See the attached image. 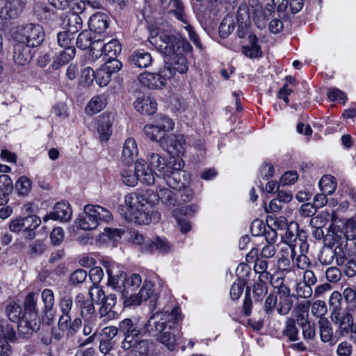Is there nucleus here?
Here are the masks:
<instances>
[{"label":"nucleus","mask_w":356,"mask_h":356,"mask_svg":"<svg viewBox=\"0 0 356 356\" xmlns=\"http://www.w3.org/2000/svg\"><path fill=\"white\" fill-rule=\"evenodd\" d=\"M158 190L155 193L152 190H146L138 193H129L124 196V202L120 206V214L128 221L138 225H148L158 222L161 213L146 206L155 204L159 202Z\"/></svg>","instance_id":"nucleus-1"},{"label":"nucleus","mask_w":356,"mask_h":356,"mask_svg":"<svg viewBox=\"0 0 356 356\" xmlns=\"http://www.w3.org/2000/svg\"><path fill=\"white\" fill-rule=\"evenodd\" d=\"M181 320L179 307H175L171 309L165 308L152 314L145 325V329L150 334L156 336V340L169 350H174L177 338L172 331Z\"/></svg>","instance_id":"nucleus-2"},{"label":"nucleus","mask_w":356,"mask_h":356,"mask_svg":"<svg viewBox=\"0 0 356 356\" xmlns=\"http://www.w3.org/2000/svg\"><path fill=\"white\" fill-rule=\"evenodd\" d=\"M151 44L163 54L171 57L174 61L175 66L172 68L181 74L188 71L187 60L183 54L184 51L191 49L189 43L185 41H180L175 36L165 32H160L149 38Z\"/></svg>","instance_id":"nucleus-3"},{"label":"nucleus","mask_w":356,"mask_h":356,"mask_svg":"<svg viewBox=\"0 0 356 356\" xmlns=\"http://www.w3.org/2000/svg\"><path fill=\"white\" fill-rule=\"evenodd\" d=\"M147 160L149 166L157 171L155 172L157 176L162 178L169 187L179 188L180 185L184 184L182 180L186 181V172L182 170L184 166L182 158H170L167 162L161 155L150 153Z\"/></svg>","instance_id":"nucleus-4"},{"label":"nucleus","mask_w":356,"mask_h":356,"mask_svg":"<svg viewBox=\"0 0 356 356\" xmlns=\"http://www.w3.org/2000/svg\"><path fill=\"white\" fill-rule=\"evenodd\" d=\"M271 15L270 9H263L259 0H248V3H241L237 10L236 20L238 26V36L244 37L243 29H246L250 22V17L257 27L264 29Z\"/></svg>","instance_id":"nucleus-5"},{"label":"nucleus","mask_w":356,"mask_h":356,"mask_svg":"<svg viewBox=\"0 0 356 356\" xmlns=\"http://www.w3.org/2000/svg\"><path fill=\"white\" fill-rule=\"evenodd\" d=\"M112 218L108 209L99 205L87 204L76 218V224L81 229L92 230L98 226L99 221L109 222Z\"/></svg>","instance_id":"nucleus-6"},{"label":"nucleus","mask_w":356,"mask_h":356,"mask_svg":"<svg viewBox=\"0 0 356 356\" xmlns=\"http://www.w3.org/2000/svg\"><path fill=\"white\" fill-rule=\"evenodd\" d=\"M38 298V293H30L25 298V314L19 324V333L22 334H30L40 329V318L36 307Z\"/></svg>","instance_id":"nucleus-7"},{"label":"nucleus","mask_w":356,"mask_h":356,"mask_svg":"<svg viewBox=\"0 0 356 356\" xmlns=\"http://www.w3.org/2000/svg\"><path fill=\"white\" fill-rule=\"evenodd\" d=\"M160 7L164 10H168V13H173L177 19L184 24V28L188 32L189 38L198 48H201L200 40L190 24L188 15L184 11L181 2L179 0H159Z\"/></svg>","instance_id":"nucleus-8"},{"label":"nucleus","mask_w":356,"mask_h":356,"mask_svg":"<svg viewBox=\"0 0 356 356\" xmlns=\"http://www.w3.org/2000/svg\"><path fill=\"white\" fill-rule=\"evenodd\" d=\"M14 39L15 42L35 47L43 42L44 31L40 24L30 23L17 27L14 33Z\"/></svg>","instance_id":"nucleus-9"},{"label":"nucleus","mask_w":356,"mask_h":356,"mask_svg":"<svg viewBox=\"0 0 356 356\" xmlns=\"http://www.w3.org/2000/svg\"><path fill=\"white\" fill-rule=\"evenodd\" d=\"M174 76V71L169 65H165L158 73L144 72L138 76L139 82L144 86L151 89L163 88L168 79Z\"/></svg>","instance_id":"nucleus-10"},{"label":"nucleus","mask_w":356,"mask_h":356,"mask_svg":"<svg viewBox=\"0 0 356 356\" xmlns=\"http://www.w3.org/2000/svg\"><path fill=\"white\" fill-rule=\"evenodd\" d=\"M121 49L120 43L115 39H112L107 42H105L104 39H97L93 42L92 47L90 51L91 61L100 58L103 54L108 57L110 60L115 59Z\"/></svg>","instance_id":"nucleus-11"},{"label":"nucleus","mask_w":356,"mask_h":356,"mask_svg":"<svg viewBox=\"0 0 356 356\" xmlns=\"http://www.w3.org/2000/svg\"><path fill=\"white\" fill-rule=\"evenodd\" d=\"M41 220L35 215L11 220L9 229L13 232H22L23 236L31 240L35 238V229L40 225Z\"/></svg>","instance_id":"nucleus-12"},{"label":"nucleus","mask_w":356,"mask_h":356,"mask_svg":"<svg viewBox=\"0 0 356 356\" xmlns=\"http://www.w3.org/2000/svg\"><path fill=\"white\" fill-rule=\"evenodd\" d=\"M159 143L170 155V158H181L184 154L186 141L181 134L164 135Z\"/></svg>","instance_id":"nucleus-13"},{"label":"nucleus","mask_w":356,"mask_h":356,"mask_svg":"<svg viewBox=\"0 0 356 356\" xmlns=\"http://www.w3.org/2000/svg\"><path fill=\"white\" fill-rule=\"evenodd\" d=\"M103 266L108 275V285L124 298L127 274L115 262L105 261Z\"/></svg>","instance_id":"nucleus-14"},{"label":"nucleus","mask_w":356,"mask_h":356,"mask_svg":"<svg viewBox=\"0 0 356 356\" xmlns=\"http://www.w3.org/2000/svg\"><path fill=\"white\" fill-rule=\"evenodd\" d=\"M120 333L124 336L121 348L125 350L131 348V343L141 334V329L131 318H125L119 323Z\"/></svg>","instance_id":"nucleus-15"},{"label":"nucleus","mask_w":356,"mask_h":356,"mask_svg":"<svg viewBox=\"0 0 356 356\" xmlns=\"http://www.w3.org/2000/svg\"><path fill=\"white\" fill-rule=\"evenodd\" d=\"M121 67L122 63L117 59L106 62L95 72L97 83L101 87L107 86L111 81L112 74L118 72Z\"/></svg>","instance_id":"nucleus-16"},{"label":"nucleus","mask_w":356,"mask_h":356,"mask_svg":"<svg viewBox=\"0 0 356 356\" xmlns=\"http://www.w3.org/2000/svg\"><path fill=\"white\" fill-rule=\"evenodd\" d=\"M332 320L339 325L342 334L350 332V337L356 341V327L354 328L353 318L350 313L348 312L341 313L340 311L332 312Z\"/></svg>","instance_id":"nucleus-17"},{"label":"nucleus","mask_w":356,"mask_h":356,"mask_svg":"<svg viewBox=\"0 0 356 356\" xmlns=\"http://www.w3.org/2000/svg\"><path fill=\"white\" fill-rule=\"evenodd\" d=\"M331 227L334 232L343 234L348 240L353 238L356 230V220L354 218L339 219L335 213H332Z\"/></svg>","instance_id":"nucleus-18"},{"label":"nucleus","mask_w":356,"mask_h":356,"mask_svg":"<svg viewBox=\"0 0 356 356\" xmlns=\"http://www.w3.org/2000/svg\"><path fill=\"white\" fill-rule=\"evenodd\" d=\"M26 3V0H0V18H15L19 16Z\"/></svg>","instance_id":"nucleus-19"},{"label":"nucleus","mask_w":356,"mask_h":356,"mask_svg":"<svg viewBox=\"0 0 356 356\" xmlns=\"http://www.w3.org/2000/svg\"><path fill=\"white\" fill-rule=\"evenodd\" d=\"M72 216V210L70 207V204L66 201H62L55 204L54 211L46 215L43 218V220L47 222L48 220L51 219L54 220L67 222L71 220Z\"/></svg>","instance_id":"nucleus-20"},{"label":"nucleus","mask_w":356,"mask_h":356,"mask_svg":"<svg viewBox=\"0 0 356 356\" xmlns=\"http://www.w3.org/2000/svg\"><path fill=\"white\" fill-rule=\"evenodd\" d=\"M154 293V284L150 281L145 280L138 294H131L124 300L127 306L139 305L143 301L147 300Z\"/></svg>","instance_id":"nucleus-21"},{"label":"nucleus","mask_w":356,"mask_h":356,"mask_svg":"<svg viewBox=\"0 0 356 356\" xmlns=\"http://www.w3.org/2000/svg\"><path fill=\"white\" fill-rule=\"evenodd\" d=\"M138 181L150 186L155 183V172L152 171L149 165L143 159H138L135 163Z\"/></svg>","instance_id":"nucleus-22"},{"label":"nucleus","mask_w":356,"mask_h":356,"mask_svg":"<svg viewBox=\"0 0 356 356\" xmlns=\"http://www.w3.org/2000/svg\"><path fill=\"white\" fill-rule=\"evenodd\" d=\"M15 332L12 326L6 323H0V354H7L10 350L8 341L15 339Z\"/></svg>","instance_id":"nucleus-23"},{"label":"nucleus","mask_w":356,"mask_h":356,"mask_svg":"<svg viewBox=\"0 0 356 356\" xmlns=\"http://www.w3.org/2000/svg\"><path fill=\"white\" fill-rule=\"evenodd\" d=\"M159 200L168 210L181 208V202L177 199V191L174 193L164 186H158Z\"/></svg>","instance_id":"nucleus-24"},{"label":"nucleus","mask_w":356,"mask_h":356,"mask_svg":"<svg viewBox=\"0 0 356 356\" xmlns=\"http://www.w3.org/2000/svg\"><path fill=\"white\" fill-rule=\"evenodd\" d=\"M75 303L81 309L82 317L85 321H93L95 318V307L92 301L88 296L79 293L75 299Z\"/></svg>","instance_id":"nucleus-25"},{"label":"nucleus","mask_w":356,"mask_h":356,"mask_svg":"<svg viewBox=\"0 0 356 356\" xmlns=\"http://www.w3.org/2000/svg\"><path fill=\"white\" fill-rule=\"evenodd\" d=\"M102 305L99 310V314L104 323L118 318V313L113 310V307L116 303V296L110 294L106 296V300L103 301Z\"/></svg>","instance_id":"nucleus-26"},{"label":"nucleus","mask_w":356,"mask_h":356,"mask_svg":"<svg viewBox=\"0 0 356 356\" xmlns=\"http://www.w3.org/2000/svg\"><path fill=\"white\" fill-rule=\"evenodd\" d=\"M113 116L111 114H102L98 118L97 132L102 141H107L112 134Z\"/></svg>","instance_id":"nucleus-27"},{"label":"nucleus","mask_w":356,"mask_h":356,"mask_svg":"<svg viewBox=\"0 0 356 356\" xmlns=\"http://www.w3.org/2000/svg\"><path fill=\"white\" fill-rule=\"evenodd\" d=\"M197 210L196 206H191L188 207H182L181 208H176L172 211V216L177 219V223L179 226L180 230L183 233L188 232L191 229V224L181 218L180 217L182 216H190L195 212Z\"/></svg>","instance_id":"nucleus-28"},{"label":"nucleus","mask_w":356,"mask_h":356,"mask_svg":"<svg viewBox=\"0 0 356 356\" xmlns=\"http://www.w3.org/2000/svg\"><path fill=\"white\" fill-rule=\"evenodd\" d=\"M136 110L143 115H152L157 110L156 101L149 96L138 97L134 102Z\"/></svg>","instance_id":"nucleus-29"},{"label":"nucleus","mask_w":356,"mask_h":356,"mask_svg":"<svg viewBox=\"0 0 356 356\" xmlns=\"http://www.w3.org/2000/svg\"><path fill=\"white\" fill-rule=\"evenodd\" d=\"M172 244L165 237L156 236L149 239L145 245V252H154L157 250L162 254H166L171 251Z\"/></svg>","instance_id":"nucleus-30"},{"label":"nucleus","mask_w":356,"mask_h":356,"mask_svg":"<svg viewBox=\"0 0 356 356\" xmlns=\"http://www.w3.org/2000/svg\"><path fill=\"white\" fill-rule=\"evenodd\" d=\"M31 47L16 42L14 46L13 59L19 65L28 64L32 59Z\"/></svg>","instance_id":"nucleus-31"},{"label":"nucleus","mask_w":356,"mask_h":356,"mask_svg":"<svg viewBox=\"0 0 356 356\" xmlns=\"http://www.w3.org/2000/svg\"><path fill=\"white\" fill-rule=\"evenodd\" d=\"M138 154V149L136 140L131 137L127 138L122 150V161L127 163H132Z\"/></svg>","instance_id":"nucleus-32"},{"label":"nucleus","mask_w":356,"mask_h":356,"mask_svg":"<svg viewBox=\"0 0 356 356\" xmlns=\"http://www.w3.org/2000/svg\"><path fill=\"white\" fill-rule=\"evenodd\" d=\"M297 254L298 250H296V245L284 243L280 251L278 263L282 266L284 269L287 268L290 266L291 260L293 261Z\"/></svg>","instance_id":"nucleus-33"},{"label":"nucleus","mask_w":356,"mask_h":356,"mask_svg":"<svg viewBox=\"0 0 356 356\" xmlns=\"http://www.w3.org/2000/svg\"><path fill=\"white\" fill-rule=\"evenodd\" d=\"M62 25L67 29V31L74 34L82 29L83 20L76 13H69L64 15Z\"/></svg>","instance_id":"nucleus-34"},{"label":"nucleus","mask_w":356,"mask_h":356,"mask_svg":"<svg viewBox=\"0 0 356 356\" xmlns=\"http://www.w3.org/2000/svg\"><path fill=\"white\" fill-rule=\"evenodd\" d=\"M281 292L282 295H280L279 302L277 304V310L280 315L287 314L291 309L292 303L289 298V289L286 286H281L280 289V293Z\"/></svg>","instance_id":"nucleus-35"},{"label":"nucleus","mask_w":356,"mask_h":356,"mask_svg":"<svg viewBox=\"0 0 356 356\" xmlns=\"http://www.w3.org/2000/svg\"><path fill=\"white\" fill-rule=\"evenodd\" d=\"M130 63L138 67H147L152 62V57L144 51H134L129 58Z\"/></svg>","instance_id":"nucleus-36"},{"label":"nucleus","mask_w":356,"mask_h":356,"mask_svg":"<svg viewBox=\"0 0 356 356\" xmlns=\"http://www.w3.org/2000/svg\"><path fill=\"white\" fill-rule=\"evenodd\" d=\"M106 105V99L104 95L94 96L87 104L86 112L87 114L92 115L105 108Z\"/></svg>","instance_id":"nucleus-37"},{"label":"nucleus","mask_w":356,"mask_h":356,"mask_svg":"<svg viewBox=\"0 0 356 356\" xmlns=\"http://www.w3.org/2000/svg\"><path fill=\"white\" fill-rule=\"evenodd\" d=\"M106 15L97 13L90 17L89 26L92 31L97 33H103L108 26Z\"/></svg>","instance_id":"nucleus-38"},{"label":"nucleus","mask_w":356,"mask_h":356,"mask_svg":"<svg viewBox=\"0 0 356 356\" xmlns=\"http://www.w3.org/2000/svg\"><path fill=\"white\" fill-rule=\"evenodd\" d=\"M249 45L243 47V53L250 58H255L261 56L262 51L258 44V39L255 35L248 36Z\"/></svg>","instance_id":"nucleus-39"},{"label":"nucleus","mask_w":356,"mask_h":356,"mask_svg":"<svg viewBox=\"0 0 356 356\" xmlns=\"http://www.w3.org/2000/svg\"><path fill=\"white\" fill-rule=\"evenodd\" d=\"M120 179L127 186L134 187L136 186L138 182V177L136 175V167L134 169H132L130 166L122 169Z\"/></svg>","instance_id":"nucleus-40"},{"label":"nucleus","mask_w":356,"mask_h":356,"mask_svg":"<svg viewBox=\"0 0 356 356\" xmlns=\"http://www.w3.org/2000/svg\"><path fill=\"white\" fill-rule=\"evenodd\" d=\"M6 314L12 322L17 323L19 332V324L24 317L21 306L15 302L9 304L6 308Z\"/></svg>","instance_id":"nucleus-41"},{"label":"nucleus","mask_w":356,"mask_h":356,"mask_svg":"<svg viewBox=\"0 0 356 356\" xmlns=\"http://www.w3.org/2000/svg\"><path fill=\"white\" fill-rule=\"evenodd\" d=\"M337 181L334 177L325 175L321 177L318 186L321 192L327 195L332 194L337 188Z\"/></svg>","instance_id":"nucleus-42"},{"label":"nucleus","mask_w":356,"mask_h":356,"mask_svg":"<svg viewBox=\"0 0 356 356\" xmlns=\"http://www.w3.org/2000/svg\"><path fill=\"white\" fill-rule=\"evenodd\" d=\"M318 326L320 330V337L323 342H329L332 341L333 337L332 328L331 323L326 318H321L318 321Z\"/></svg>","instance_id":"nucleus-43"},{"label":"nucleus","mask_w":356,"mask_h":356,"mask_svg":"<svg viewBox=\"0 0 356 356\" xmlns=\"http://www.w3.org/2000/svg\"><path fill=\"white\" fill-rule=\"evenodd\" d=\"M124 231L122 229L106 227L104 232L99 235V240L104 243L108 240L114 241L120 239L124 234Z\"/></svg>","instance_id":"nucleus-44"},{"label":"nucleus","mask_w":356,"mask_h":356,"mask_svg":"<svg viewBox=\"0 0 356 356\" xmlns=\"http://www.w3.org/2000/svg\"><path fill=\"white\" fill-rule=\"evenodd\" d=\"M236 26L235 19L232 15L226 16L219 26V34L221 38L228 37L234 30Z\"/></svg>","instance_id":"nucleus-45"},{"label":"nucleus","mask_w":356,"mask_h":356,"mask_svg":"<svg viewBox=\"0 0 356 356\" xmlns=\"http://www.w3.org/2000/svg\"><path fill=\"white\" fill-rule=\"evenodd\" d=\"M152 343L148 340H138V338L131 343V348L133 353L140 356L147 355L150 349Z\"/></svg>","instance_id":"nucleus-46"},{"label":"nucleus","mask_w":356,"mask_h":356,"mask_svg":"<svg viewBox=\"0 0 356 356\" xmlns=\"http://www.w3.org/2000/svg\"><path fill=\"white\" fill-rule=\"evenodd\" d=\"M142 279L138 274H132L127 277L124 298L127 300L129 293L136 290L141 284Z\"/></svg>","instance_id":"nucleus-47"},{"label":"nucleus","mask_w":356,"mask_h":356,"mask_svg":"<svg viewBox=\"0 0 356 356\" xmlns=\"http://www.w3.org/2000/svg\"><path fill=\"white\" fill-rule=\"evenodd\" d=\"M309 301H307L306 303L301 302L296 307L294 312L298 325L309 321Z\"/></svg>","instance_id":"nucleus-48"},{"label":"nucleus","mask_w":356,"mask_h":356,"mask_svg":"<svg viewBox=\"0 0 356 356\" xmlns=\"http://www.w3.org/2000/svg\"><path fill=\"white\" fill-rule=\"evenodd\" d=\"M266 223L269 229H284L287 227V221L285 217H275L268 216L266 218Z\"/></svg>","instance_id":"nucleus-49"},{"label":"nucleus","mask_w":356,"mask_h":356,"mask_svg":"<svg viewBox=\"0 0 356 356\" xmlns=\"http://www.w3.org/2000/svg\"><path fill=\"white\" fill-rule=\"evenodd\" d=\"M145 136L152 141H157L162 138L165 134L161 136L163 132L159 127L156 124H146L143 128Z\"/></svg>","instance_id":"nucleus-50"},{"label":"nucleus","mask_w":356,"mask_h":356,"mask_svg":"<svg viewBox=\"0 0 356 356\" xmlns=\"http://www.w3.org/2000/svg\"><path fill=\"white\" fill-rule=\"evenodd\" d=\"M155 124L163 132L171 131L175 128L173 120L165 115H158L155 120Z\"/></svg>","instance_id":"nucleus-51"},{"label":"nucleus","mask_w":356,"mask_h":356,"mask_svg":"<svg viewBox=\"0 0 356 356\" xmlns=\"http://www.w3.org/2000/svg\"><path fill=\"white\" fill-rule=\"evenodd\" d=\"M74 38V34L69 31H63L58 33L57 42L58 45L64 49L67 48H74L72 45Z\"/></svg>","instance_id":"nucleus-52"},{"label":"nucleus","mask_w":356,"mask_h":356,"mask_svg":"<svg viewBox=\"0 0 356 356\" xmlns=\"http://www.w3.org/2000/svg\"><path fill=\"white\" fill-rule=\"evenodd\" d=\"M284 334L287 336L291 341H297L298 339V330L296 326L294 319L291 318L287 319L284 330Z\"/></svg>","instance_id":"nucleus-53"},{"label":"nucleus","mask_w":356,"mask_h":356,"mask_svg":"<svg viewBox=\"0 0 356 356\" xmlns=\"http://www.w3.org/2000/svg\"><path fill=\"white\" fill-rule=\"evenodd\" d=\"M91 33L88 31H82L76 39V45L81 49H86L89 47H92Z\"/></svg>","instance_id":"nucleus-54"},{"label":"nucleus","mask_w":356,"mask_h":356,"mask_svg":"<svg viewBox=\"0 0 356 356\" xmlns=\"http://www.w3.org/2000/svg\"><path fill=\"white\" fill-rule=\"evenodd\" d=\"M254 268L257 273L260 274L259 278L268 280L270 277V274L266 272L268 268V263L266 261L262 259L257 258L254 260Z\"/></svg>","instance_id":"nucleus-55"},{"label":"nucleus","mask_w":356,"mask_h":356,"mask_svg":"<svg viewBox=\"0 0 356 356\" xmlns=\"http://www.w3.org/2000/svg\"><path fill=\"white\" fill-rule=\"evenodd\" d=\"M129 241L132 243L140 246L141 251L145 252V245L149 241V238H145L143 234L136 230H132L129 233Z\"/></svg>","instance_id":"nucleus-56"},{"label":"nucleus","mask_w":356,"mask_h":356,"mask_svg":"<svg viewBox=\"0 0 356 356\" xmlns=\"http://www.w3.org/2000/svg\"><path fill=\"white\" fill-rule=\"evenodd\" d=\"M41 298L44 303V308L45 312L51 311L54 305V293L50 289H44L41 294Z\"/></svg>","instance_id":"nucleus-57"},{"label":"nucleus","mask_w":356,"mask_h":356,"mask_svg":"<svg viewBox=\"0 0 356 356\" xmlns=\"http://www.w3.org/2000/svg\"><path fill=\"white\" fill-rule=\"evenodd\" d=\"M330 218L332 216L330 217L328 212L323 211L310 220V225L312 227L323 228L327 225Z\"/></svg>","instance_id":"nucleus-58"},{"label":"nucleus","mask_w":356,"mask_h":356,"mask_svg":"<svg viewBox=\"0 0 356 356\" xmlns=\"http://www.w3.org/2000/svg\"><path fill=\"white\" fill-rule=\"evenodd\" d=\"M76 54L75 48H67L60 53L56 60L54 61V65L58 63V65H63L71 60Z\"/></svg>","instance_id":"nucleus-59"},{"label":"nucleus","mask_w":356,"mask_h":356,"mask_svg":"<svg viewBox=\"0 0 356 356\" xmlns=\"http://www.w3.org/2000/svg\"><path fill=\"white\" fill-rule=\"evenodd\" d=\"M88 295L90 300L97 304L102 303L106 298L102 289L97 286L90 288Z\"/></svg>","instance_id":"nucleus-60"},{"label":"nucleus","mask_w":356,"mask_h":356,"mask_svg":"<svg viewBox=\"0 0 356 356\" xmlns=\"http://www.w3.org/2000/svg\"><path fill=\"white\" fill-rule=\"evenodd\" d=\"M293 229L296 232L298 229V225L296 223H290L287 229L286 230L284 236H282V241L285 244H293L298 238H297V234L293 231Z\"/></svg>","instance_id":"nucleus-61"},{"label":"nucleus","mask_w":356,"mask_h":356,"mask_svg":"<svg viewBox=\"0 0 356 356\" xmlns=\"http://www.w3.org/2000/svg\"><path fill=\"white\" fill-rule=\"evenodd\" d=\"M267 293V286L262 279L259 280L253 286V294L256 300H261Z\"/></svg>","instance_id":"nucleus-62"},{"label":"nucleus","mask_w":356,"mask_h":356,"mask_svg":"<svg viewBox=\"0 0 356 356\" xmlns=\"http://www.w3.org/2000/svg\"><path fill=\"white\" fill-rule=\"evenodd\" d=\"M327 97L332 102H338L344 104L347 100L346 94L338 88H330L327 92Z\"/></svg>","instance_id":"nucleus-63"},{"label":"nucleus","mask_w":356,"mask_h":356,"mask_svg":"<svg viewBox=\"0 0 356 356\" xmlns=\"http://www.w3.org/2000/svg\"><path fill=\"white\" fill-rule=\"evenodd\" d=\"M15 186L20 195H26L31 188V181L26 177H21L16 181Z\"/></svg>","instance_id":"nucleus-64"}]
</instances>
